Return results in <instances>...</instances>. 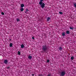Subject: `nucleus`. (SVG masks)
I'll use <instances>...</instances> for the list:
<instances>
[{
    "instance_id": "6",
    "label": "nucleus",
    "mask_w": 76,
    "mask_h": 76,
    "mask_svg": "<svg viewBox=\"0 0 76 76\" xmlns=\"http://www.w3.org/2000/svg\"><path fill=\"white\" fill-rule=\"evenodd\" d=\"M66 33L67 34H70V31H69V30H67L66 31Z\"/></svg>"
},
{
    "instance_id": "26",
    "label": "nucleus",
    "mask_w": 76,
    "mask_h": 76,
    "mask_svg": "<svg viewBox=\"0 0 76 76\" xmlns=\"http://www.w3.org/2000/svg\"><path fill=\"white\" fill-rule=\"evenodd\" d=\"M7 69H9V68H10V66H8V67H7Z\"/></svg>"
},
{
    "instance_id": "19",
    "label": "nucleus",
    "mask_w": 76,
    "mask_h": 76,
    "mask_svg": "<svg viewBox=\"0 0 76 76\" xmlns=\"http://www.w3.org/2000/svg\"><path fill=\"white\" fill-rule=\"evenodd\" d=\"M62 49V48L61 47H59V50H61Z\"/></svg>"
},
{
    "instance_id": "27",
    "label": "nucleus",
    "mask_w": 76,
    "mask_h": 76,
    "mask_svg": "<svg viewBox=\"0 0 76 76\" xmlns=\"http://www.w3.org/2000/svg\"><path fill=\"white\" fill-rule=\"evenodd\" d=\"M27 11H26L25 12V13H27Z\"/></svg>"
},
{
    "instance_id": "23",
    "label": "nucleus",
    "mask_w": 76,
    "mask_h": 76,
    "mask_svg": "<svg viewBox=\"0 0 76 76\" xmlns=\"http://www.w3.org/2000/svg\"><path fill=\"white\" fill-rule=\"evenodd\" d=\"M26 12H28V11H29V10H28V8H26Z\"/></svg>"
},
{
    "instance_id": "9",
    "label": "nucleus",
    "mask_w": 76,
    "mask_h": 76,
    "mask_svg": "<svg viewBox=\"0 0 76 76\" xmlns=\"http://www.w3.org/2000/svg\"><path fill=\"white\" fill-rule=\"evenodd\" d=\"M20 10L21 12H23V10H24V9L23 8H21L20 9Z\"/></svg>"
},
{
    "instance_id": "3",
    "label": "nucleus",
    "mask_w": 76,
    "mask_h": 76,
    "mask_svg": "<svg viewBox=\"0 0 76 76\" xmlns=\"http://www.w3.org/2000/svg\"><path fill=\"white\" fill-rule=\"evenodd\" d=\"M66 75V71H62L60 74V76H64Z\"/></svg>"
},
{
    "instance_id": "14",
    "label": "nucleus",
    "mask_w": 76,
    "mask_h": 76,
    "mask_svg": "<svg viewBox=\"0 0 76 76\" xmlns=\"http://www.w3.org/2000/svg\"><path fill=\"white\" fill-rule=\"evenodd\" d=\"M17 21L18 22H19L20 21V20L18 18H17Z\"/></svg>"
},
{
    "instance_id": "10",
    "label": "nucleus",
    "mask_w": 76,
    "mask_h": 76,
    "mask_svg": "<svg viewBox=\"0 0 76 76\" xmlns=\"http://www.w3.org/2000/svg\"><path fill=\"white\" fill-rule=\"evenodd\" d=\"M10 47H12V46H13V44H12V43H10Z\"/></svg>"
},
{
    "instance_id": "1",
    "label": "nucleus",
    "mask_w": 76,
    "mask_h": 76,
    "mask_svg": "<svg viewBox=\"0 0 76 76\" xmlns=\"http://www.w3.org/2000/svg\"><path fill=\"white\" fill-rule=\"evenodd\" d=\"M40 1L39 3V4L40 5V6L41 8L44 9V8L45 7V4L42 1H44V0H40Z\"/></svg>"
},
{
    "instance_id": "11",
    "label": "nucleus",
    "mask_w": 76,
    "mask_h": 76,
    "mask_svg": "<svg viewBox=\"0 0 76 76\" xmlns=\"http://www.w3.org/2000/svg\"><path fill=\"white\" fill-rule=\"evenodd\" d=\"M62 36L64 37V36H65V32H64L62 33Z\"/></svg>"
},
{
    "instance_id": "15",
    "label": "nucleus",
    "mask_w": 76,
    "mask_h": 76,
    "mask_svg": "<svg viewBox=\"0 0 76 76\" xmlns=\"http://www.w3.org/2000/svg\"><path fill=\"white\" fill-rule=\"evenodd\" d=\"M18 54L19 55H20V52L18 51Z\"/></svg>"
},
{
    "instance_id": "22",
    "label": "nucleus",
    "mask_w": 76,
    "mask_h": 76,
    "mask_svg": "<svg viewBox=\"0 0 76 76\" xmlns=\"http://www.w3.org/2000/svg\"><path fill=\"white\" fill-rule=\"evenodd\" d=\"M1 14L2 15H4V13L3 12H1Z\"/></svg>"
},
{
    "instance_id": "21",
    "label": "nucleus",
    "mask_w": 76,
    "mask_h": 76,
    "mask_svg": "<svg viewBox=\"0 0 76 76\" xmlns=\"http://www.w3.org/2000/svg\"><path fill=\"white\" fill-rule=\"evenodd\" d=\"M70 29H73V28L72 27H70Z\"/></svg>"
},
{
    "instance_id": "24",
    "label": "nucleus",
    "mask_w": 76,
    "mask_h": 76,
    "mask_svg": "<svg viewBox=\"0 0 76 76\" xmlns=\"http://www.w3.org/2000/svg\"><path fill=\"white\" fill-rule=\"evenodd\" d=\"M32 39H35V38H34V37H32Z\"/></svg>"
},
{
    "instance_id": "25",
    "label": "nucleus",
    "mask_w": 76,
    "mask_h": 76,
    "mask_svg": "<svg viewBox=\"0 0 76 76\" xmlns=\"http://www.w3.org/2000/svg\"><path fill=\"white\" fill-rule=\"evenodd\" d=\"M48 76H51V74H48Z\"/></svg>"
},
{
    "instance_id": "13",
    "label": "nucleus",
    "mask_w": 76,
    "mask_h": 76,
    "mask_svg": "<svg viewBox=\"0 0 76 76\" xmlns=\"http://www.w3.org/2000/svg\"><path fill=\"white\" fill-rule=\"evenodd\" d=\"M71 59L72 60H73L74 59V57L71 56Z\"/></svg>"
},
{
    "instance_id": "17",
    "label": "nucleus",
    "mask_w": 76,
    "mask_h": 76,
    "mask_svg": "<svg viewBox=\"0 0 76 76\" xmlns=\"http://www.w3.org/2000/svg\"><path fill=\"white\" fill-rule=\"evenodd\" d=\"M38 76H44V75L42 74H39L38 75Z\"/></svg>"
},
{
    "instance_id": "8",
    "label": "nucleus",
    "mask_w": 76,
    "mask_h": 76,
    "mask_svg": "<svg viewBox=\"0 0 76 76\" xmlns=\"http://www.w3.org/2000/svg\"><path fill=\"white\" fill-rule=\"evenodd\" d=\"M32 56H28V58H29V59H32Z\"/></svg>"
},
{
    "instance_id": "5",
    "label": "nucleus",
    "mask_w": 76,
    "mask_h": 76,
    "mask_svg": "<svg viewBox=\"0 0 76 76\" xmlns=\"http://www.w3.org/2000/svg\"><path fill=\"white\" fill-rule=\"evenodd\" d=\"M25 47V46H24V45L22 44L21 45V48H24Z\"/></svg>"
},
{
    "instance_id": "12",
    "label": "nucleus",
    "mask_w": 76,
    "mask_h": 76,
    "mask_svg": "<svg viewBox=\"0 0 76 76\" xmlns=\"http://www.w3.org/2000/svg\"><path fill=\"white\" fill-rule=\"evenodd\" d=\"M50 20V18L48 17V18L47 19L48 22V21H49V20Z\"/></svg>"
},
{
    "instance_id": "2",
    "label": "nucleus",
    "mask_w": 76,
    "mask_h": 76,
    "mask_svg": "<svg viewBox=\"0 0 76 76\" xmlns=\"http://www.w3.org/2000/svg\"><path fill=\"white\" fill-rule=\"evenodd\" d=\"M42 47V50H43L45 52L46 51V50H47L48 49V48H47V45H43Z\"/></svg>"
},
{
    "instance_id": "4",
    "label": "nucleus",
    "mask_w": 76,
    "mask_h": 76,
    "mask_svg": "<svg viewBox=\"0 0 76 76\" xmlns=\"http://www.w3.org/2000/svg\"><path fill=\"white\" fill-rule=\"evenodd\" d=\"M4 63L5 64H7V63H8V61H7V60H5L4 61Z\"/></svg>"
},
{
    "instance_id": "28",
    "label": "nucleus",
    "mask_w": 76,
    "mask_h": 76,
    "mask_svg": "<svg viewBox=\"0 0 76 76\" xmlns=\"http://www.w3.org/2000/svg\"><path fill=\"white\" fill-rule=\"evenodd\" d=\"M32 75L34 76V74H32Z\"/></svg>"
},
{
    "instance_id": "29",
    "label": "nucleus",
    "mask_w": 76,
    "mask_h": 76,
    "mask_svg": "<svg viewBox=\"0 0 76 76\" xmlns=\"http://www.w3.org/2000/svg\"><path fill=\"white\" fill-rule=\"evenodd\" d=\"M10 39V41L11 40V39Z\"/></svg>"
},
{
    "instance_id": "30",
    "label": "nucleus",
    "mask_w": 76,
    "mask_h": 76,
    "mask_svg": "<svg viewBox=\"0 0 76 76\" xmlns=\"http://www.w3.org/2000/svg\"><path fill=\"white\" fill-rule=\"evenodd\" d=\"M45 36V35H44Z\"/></svg>"
},
{
    "instance_id": "18",
    "label": "nucleus",
    "mask_w": 76,
    "mask_h": 76,
    "mask_svg": "<svg viewBox=\"0 0 76 76\" xmlns=\"http://www.w3.org/2000/svg\"><path fill=\"white\" fill-rule=\"evenodd\" d=\"M59 13H60V15H62V14H63V13L61 12H59Z\"/></svg>"
},
{
    "instance_id": "7",
    "label": "nucleus",
    "mask_w": 76,
    "mask_h": 76,
    "mask_svg": "<svg viewBox=\"0 0 76 76\" xmlns=\"http://www.w3.org/2000/svg\"><path fill=\"white\" fill-rule=\"evenodd\" d=\"M24 4H21L20 7H21L22 8L23 7H24Z\"/></svg>"
},
{
    "instance_id": "20",
    "label": "nucleus",
    "mask_w": 76,
    "mask_h": 76,
    "mask_svg": "<svg viewBox=\"0 0 76 76\" xmlns=\"http://www.w3.org/2000/svg\"><path fill=\"white\" fill-rule=\"evenodd\" d=\"M47 63H49V62H50V60L49 59H48L47 60Z\"/></svg>"
},
{
    "instance_id": "16",
    "label": "nucleus",
    "mask_w": 76,
    "mask_h": 76,
    "mask_svg": "<svg viewBox=\"0 0 76 76\" xmlns=\"http://www.w3.org/2000/svg\"><path fill=\"white\" fill-rule=\"evenodd\" d=\"M74 6H75V8H76V3H74Z\"/></svg>"
}]
</instances>
